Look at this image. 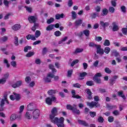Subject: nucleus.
Instances as JSON below:
<instances>
[{
  "mask_svg": "<svg viewBox=\"0 0 127 127\" xmlns=\"http://www.w3.org/2000/svg\"><path fill=\"white\" fill-rule=\"evenodd\" d=\"M86 94H87V99L88 100H92L93 99V97H92V91H91V90L89 89H86Z\"/></svg>",
  "mask_w": 127,
  "mask_h": 127,
  "instance_id": "obj_14",
  "label": "nucleus"
},
{
  "mask_svg": "<svg viewBox=\"0 0 127 127\" xmlns=\"http://www.w3.org/2000/svg\"><path fill=\"white\" fill-rule=\"evenodd\" d=\"M112 114L114 115V116H116V117L118 116H120V112L118 110H115L112 112Z\"/></svg>",
  "mask_w": 127,
  "mask_h": 127,
  "instance_id": "obj_55",
  "label": "nucleus"
},
{
  "mask_svg": "<svg viewBox=\"0 0 127 127\" xmlns=\"http://www.w3.org/2000/svg\"><path fill=\"white\" fill-rule=\"evenodd\" d=\"M104 121L105 119H104V118H103L102 116L99 117L97 119V122H98V123H100V124H103Z\"/></svg>",
  "mask_w": 127,
  "mask_h": 127,
  "instance_id": "obj_34",
  "label": "nucleus"
},
{
  "mask_svg": "<svg viewBox=\"0 0 127 127\" xmlns=\"http://www.w3.org/2000/svg\"><path fill=\"white\" fill-rule=\"evenodd\" d=\"M97 16H99V13L94 12V13H92L91 14V17L92 19L96 18Z\"/></svg>",
  "mask_w": 127,
  "mask_h": 127,
  "instance_id": "obj_39",
  "label": "nucleus"
},
{
  "mask_svg": "<svg viewBox=\"0 0 127 127\" xmlns=\"http://www.w3.org/2000/svg\"><path fill=\"white\" fill-rule=\"evenodd\" d=\"M7 39H8V37L6 36H3L0 38V40L3 41V42H5V41H7Z\"/></svg>",
  "mask_w": 127,
  "mask_h": 127,
  "instance_id": "obj_54",
  "label": "nucleus"
},
{
  "mask_svg": "<svg viewBox=\"0 0 127 127\" xmlns=\"http://www.w3.org/2000/svg\"><path fill=\"white\" fill-rule=\"evenodd\" d=\"M112 25L113 26L112 28L113 31H118V30H119V26L118 25V23L116 22H113L112 23Z\"/></svg>",
  "mask_w": 127,
  "mask_h": 127,
  "instance_id": "obj_12",
  "label": "nucleus"
},
{
  "mask_svg": "<svg viewBox=\"0 0 127 127\" xmlns=\"http://www.w3.org/2000/svg\"><path fill=\"white\" fill-rule=\"evenodd\" d=\"M110 51H111V48H110L109 47H106L104 49V52L106 54H109V53H110Z\"/></svg>",
  "mask_w": 127,
  "mask_h": 127,
  "instance_id": "obj_43",
  "label": "nucleus"
},
{
  "mask_svg": "<svg viewBox=\"0 0 127 127\" xmlns=\"http://www.w3.org/2000/svg\"><path fill=\"white\" fill-rule=\"evenodd\" d=\"M14 44L16 46H18V38L16 36L14 37Z\"/></svg>",
  "mask_w": 127,
  "mask_h": 127,
  "instance_id": "obj_49",
  "label": "nucleus"
},
{
  "mask_svg": "<svg viewBox=\"0 0 127 127\" xmlns=\"http://www.w3.org/2000/svg\"><path fill=\"white\" fill-rule=\"evenodd\" d=\"M41 35V32L39 30L36 31L35 33V36H36V38H38L39 36Z\"/></svg>",
  "mask_w": 127,
  "mask_h": 127,
  "instance_id": "obj_35",
  "label": "nucleus"
},
{
  "mask_svg": "<svg viewBox=\"0 0 127 127\" xmlns=\"http://www.w3.org/2000/svg\"><path fill=\"white\" fill-rule=\"evenodd\" d=\"M89 115L91 118H95L97 116V113L96 112L90 111L89 112Z\"/></svg>",
  "mask_w": 127,
  "mask_h": 127,
  "instance_id": "obj_40",
  "label": "nucleus"
},
{
  "mask_svg": "<svg viewBox=\"0 0 127 127\" xmlns=\"http://www.w3.org/2000/svg\"><path fill=\"white\" fill-rule=\"evenodd\" d=\"M20 28H21V25H20V24H16L12 26V29L13 30H14V31L19 30Z\"/></svg>",
  "mask_w": 127,
  "mask_h": 127,
  "instance_id": "obj_21",
  "label": "nucleus"
},
{
  "mask_svg": "<svg viewBox=\"0 0 127 127\" xmlns=\"http://www.w3.org/2000/svg\"><path fill=\"white\" fill-rule=\"evenodd\" d=\"M71 17H72V19H76L77 18V13L75 11H71Z\"/></svg>",
  "mask_w": 127,
  "mask_h": 127,
  "instance_id": "obj_31",
  "label": "nucleus"
},
{
  "mask_svg": "<svg viewBox=\"0 0 127 127\" xmlns=\"http://www.w3.org/2000/svg\"><path fill=\"white\" fill-rule=\"evenodd\" d=\"M13 95L15 96V100H16V101H19V100L21 99L20 94L13 92Z\"/></svg>",
  "mask_w": 127,
  "mask_h": 127,
  "instance_id": "obj_28",
  "label": "nucleus"
},
{
  "mask_svg": "<svg viewBox=\"0 0 127 127\" xmlns=\"http://www.w3.org/2000/svg\"><path fill=\"white\" fill-rule=\"evenodd\" d=\"M24 7H25V8H26V9L28 12L31 13L32 12V8H31L30 7H28L27 6H25Z\"/></svg>",
  "mask_w": 127,
  "mask_h": 127,
  "instance_id": "obj_48",
  "label": "nucleus"
},
{
  "mask_svg": "<svg viewBox=\"0 0 127 127\" xmlns=\"http://www.w3.org/2000/svg\"><path fill=\"white\" fill-rule=\"evenodd\" d=\"M53 29H54V24L49 25L46 28V30L47 31H51Z\"/></svg>",
  "mask_w": 127,
  "mask_h": 127,
  "instance_id": "obj_29",
  "label": "nucleus"
},
{
  "mask_svg": "<svg viewBox=\"0 0 127 127\" xmlns=\"http://www.w3.org/2000/svg\"><path fill=\"white\" fill-rule=\"evenodd\" d=\"M25 81L27 84H29L31 81V78H30L29 76H26Z\"/></svg>",
  "mask_w": 127,
  "mask_h": 127,
  "instance_id": "obj_46",
  "label": "nucleus"
},
{
  "mask_svg": "<svg viewBox=\"0 0 127 127\" xmlns=\"http://www.w3.org/2000/svg\"><path fill=\"white\" fill-rule=\"evenodd\" d=\"M121 11L124 13H126V12H127V8H126L125 6H121Z\"/></svg>",
  "mask_w": 127,
  "mask_h": 127,
  "instance_id": "obj_56",
  "label": "nucleus"
},
{
  "mask_svg": "<svg viewBox=\"0 0 127 127\" xmlns=\"http://www.w3.org/2000/svg\"><path fill=\"white\" fill-rule=\"evenodd\" d=\"M36 109V105L33 102H31L29 103L26 107L27 111L29 112H32V111H34Z\"/></svg>",
  "mask_w": 127,
  "mask_h": 127,
  "instance_id": "obj_6",
  "label": "nucleus"
},
{
  "mask_svg": "<svg viewBox=\"0 0 127 127\" xmlns=\"http://www.w3.org/2000/svg\"><path fill=\"white\" fill-rule=\"evenodd\" d=\"M100 24L102 27H103V28H106V27H108L109 25H110V23L108 22H104L103 21H100Z\"/></svg>",
  "mask_w": 127,
  "mask_h": 127,
  "instance_id": "obj_15",
  "label": "nucleus"
},
{
  "mask_svg": "<svg viewBox=\"0 0 127 127\" xmlns=\"http://www.w3.org/2000/svg\"><path fill=\"white\" fill-rule=\"evenodd\" d=\"M112 54L115 56V57H118V56H120V53L118 52V51L116 50H114L112 51Z\"/></svg>",
  "mask_w": 127,
  "mask_h": 127,
  "instance_id": "obj_32",
  "label": "nucleus"
},
{
  "mask_svg": "<svg viewBox=\"0 0 127 127\" xmlns=\"http://www.w3.org/2000/svg\"><path fill=\"white\" fill-rule=\"evenodd\" d=\"M94 99L95 101H92L91 102H87V106H88L90 109H93L94 107L95 108H99V107H101V105L98 102L100 101V99L99 98V96H95L94 97Z\"/></svg>",
  "mask_w": 127,
  "mask_h": 127,
  "instance_id": "obj_1",
  "label": "nucleus"
},
{
  "mask_svg": "<svg viewBox=\"0 0 127 127\" xmlns=\"http://www.w3.org/2000/svg\"><path fill=\"white\" fill-rule=\"evenodd\" d=\"M87 86H94V81L90 80L86 82Z\"/></svg>",
  "mask_w": 127,
  "mask_h": 127,
  "instance_id": "obj_47",
  "label": "nucleus"
},
{
  "mask_svg": "<svg viewBox=\"0 0 127 127\" xmlns=\"http://www.w3.org/2000/svg\"><path fill=\"white\" fill-rule=\"evenodd\" d=\"M87 73L86 72H83L79 73V77H80V78H79V80H83L84 79V77H86L87 76Z\"/></svg>",
  "mask_w": 127,
  "mask_h": 127,
  "instance_id": "obj_25",
  "label": "nucleus"
},
{
  "mask_svg": "<svg viewBox=\"0 0 127 127\" xmlns=\"http://www.w3.org/2000/svg\"><path fill=\"white\" fill-rule=\"evenodd\" d=\"M10 64L13 68H16L17 64H16V62L13 61L10 63Z\"/></svg>",
  "mask_w": 127,
  "mask_h": 127,
  "instance_id": "obj_50",
  "label": "nucleus"
},
{
  "mask_svg": "<svg viewBox=\"0 0 127 127\" xmlns=\"http://www.w3.org/2000/svg\"><path fill=\"white\" fill-rule=\"evenodd\" d=\"M5 100H7V95L6 94L4 95V99H1L0 107H3L4 106V102H5Z\"/></svg>",
  "mask_w": 127,
  "mask_h": 127,
  "instance_id": "obj_19",
  "label": "nucleus"
},
{
  "mask_svg": "<svg viewBox=\"0 0 127 127\" xmlns=\"http://www.w3.org/2000/svg\"><path fill=\"white\" fill-rule=\"evenodd\" d=\"M114 120H115V118L113 116H109L108 117V122L109 123H113V122H114Z\"/></svg>",
  "mask_w": 127,
  "mask_h": 127,
  "instance_id": "obj_53",
  "label": "nucleus"
},
{
  "mask_svg": "<svg viewBox=\"0 0 127 127\" xmlns=\"http://www.w3.org/2000/svg\"><path fill=\"white\" fill-rule=\"evenodd\" d=\"M52 101L56 102V97L54 96H52V97H47L46 99V103L49 106H51L52 105Z\"/></svg>",
  "mask_w": 127,
  "mask_h": 127,
  "instance_id": "obj_7",
  "label": "nucleus"
},
{
  "mask_svg": "<svg viewBox=\"0 0 127 127\" xmlns=\"http://www.w3.org/2000/svg\"><path fill=\"white\" fill-rule=\"evenodd\" d=\"M102 12L103 14H102L103 16L104 15H107L108 14V13L109 12L108 11V9L107 8H104L103 9Z\"/></svg>",
  "mask_w": 127,
  "mask_h": 127,
  "instance_id": "obj_45",
  "label": "nucleus"
},
{
  "mask_svg": "<svg viewBox=\"0 0 127 127\" xmlns=\"http://www.w3.org/2000/svg\"><path fill=\"white\" fill-rule=\"evenodd\" d=\"M78 124L81 125V126H83V127H89V124L85 121L80 120L78 121Z\"/></svg>",
  "mask_w": 127,
  "mask_h": 127,
  "instance_id": "obj_17",
  "label": "nucleus"
},
{
  "mask_svg": "<svg viewBox=\"0 0 127 127\" xmlns=\"http://www.w3.org/2000/svg\"><path fill=\"white\" fill-rule=\"evenodd\" d=\"M83 33L86 36V37H89L90 35V31L88 29L84 30L83 31Z\"/></svg>",
  "mask_w": 127,
  "mask_h": 127,
  "instance_id": "obj_30",
  "label": "nucleus"
},
{
  "mask_svg": "<svg viewBox=\"0 0 127 127\" xmlns=\"http://www.w3.org/2000/svg\"><path fill=\"white\" fill-rule=\"evenodd\" d=\"M67 5L69 7H71L72 5H73V0H69L67 3Z\"/></svg>",
  "mask_w": 127,
  "mask_h": 127,
  "instance_id": "obj_59",
  "label": "nucleus"
},
{
  "mask_svg": "<svg viewBox=\"0 0 127 127\" xmlns=\"http://www.w3.org/2000/svg\"><path fill=\"white\" fill-rule=\"evenodd\" d=\"M73 86L75 88H78V89H80L81 88V85L79 83H75L73 84Z\"/></svg>",
  "mask_w": 127,
  "mask_h": 127,
  "instance_id": "obj_62",
  "label": "nucleus"
},
{
  "mask_svg": "<svg viewBox=\"0 0 127 127\" xmlns=\"http://www.w3.org/2000/svg\"><path fill=\"white\" fill-rule=\"evenodd\" d=\"M28 20L30 23H37L36 21L37 20V17L35 16H29L28 17Z\"/></svg>",
  "mask_w": 127,
  "mask_h": 127,
  "instance_id": "obj_9",
  "label": "nucleus"
},
{
  "mask_svg": "<svg viewBox=\"0 0 127 127\" xmlns=\"http://www.w3.org/2000/svg\"><path fill=\"white\" fill-rule=\"evenodd\" d=\"M35 53L33 52H29L26 55V57H31V56H33L34 55Z\"/></svg>",
  "mask_w": 127,
  "mask_h": 127,
  "instance_id": "obj_42",
  "label": "nucleus"
},
{
  "mask_svg": "<svg viewBox=\"0 0 127 127\" xmlns=\"http://www.w3.org/2000/svg\"><path fill=\"white\" fill-rule=\"evenodd\" d=\"M115 83H116V81L113 78H111L110 79L109 84H110V85H111V86H113L114 84H115Z\"/></svg>",
  "mask_w": 127,
  "mask_h": 127,
  "instance_id": "obj_60",
  "label": "nucleus"
},
{
  "mask_svg": "<svg viewBox=\"0 0 127 127\" xmlns=\"http://www.w3.org/2000/svg\"><path fill=\"white\" fill-rule=\"evenodd\" d=\"M89 47H92V48H97L99 45L95 44L94 42H90L88 44Z\"/></svg>",
  "mask_w": 127,
  "mask_h": 127,
  "instance_id": "obj_26",
  "label": "nucleus"
},
{
  "mask_svg": "<svg viewBox=\"0 0 127 127\" xmlns=\"http://www.w3.org/2000/svg\"><path fill=\"white\" fill-rule=\"evenodd\" d=\"M48 94L49 96H54L56 94V90L51 89L48 91Z\"/></svg>",
  "mask_w": 127,
  "mask_h": 127,
  "instance_id": "obj_27",
  "label": "nucleus"
},
{
  "mask_svg": "<svg viewBox=\"0 0 127 127\" xmlns=\"http://www.w3.org/2000/svg\"><path fill=\"white\" fill-rule=\"evenodd\" d=\"M122 33L125 35H127V28H123L122 30Z\"/></svg>",
  "mask_w": 127,
  "mask_h": 127,
  "instance_id": "obj_57",
  "label": "nucleus"
},
{
  "mask_svg": "<svg viewBox=\"0 0 127 127\" xmlns=\"http://www.w3.org/2000/svg\"><path fill=\"white\" fill-rule=\"evenodd\" d=\"M107 108L109 109V110H113V109H117V106L107 104Z\"/></svg>",
  "mask_w": 127,
  "mask_h": 127,
  "instance_id": "obj_33",
  "label": "nucleus"
},
{
  "mask_svg": "<svg viewBox=\"0 0 127 127\" xmlns=\"http://www.w3.org/2000/svg\"><path fill=\"white\" fill-rule=\"evenodd\" d=\"M101 45H99L97 48L96 49V53L97 54H101V55H103V54H104V50L103 49H101Z\"/></svg>",
  "mask_w": 127,
  "mask_h": 127,
  "instance_id": "obj_11",
  "label": "nucleus"
},
{
  "mask_svg": "<svg viewBox=\"0 0 127 127\" xmlns=\"http://www.w3.org/2000/svg\"><path fill=\"white\" fill-rule=\"evenodd\" d=\"M49 69L52 70V74H54V73H56V72H57V70H56L55 68H54V65H53V64H50L49 65Z\"/></svg>",
  "mask_w": 127,
  "mask_h": 127,
  "instance_id": "obj_22",
  "label": "nucleus"
},
{
  "mask_svg": "<svg viewBox=\"0 0 127 127\" xmlns=\"http://www.w3.org/2000/svg\"><path fill=\"white\" fill-rule=\"evenodd\" d=\"M83 51H84L83 49L77 48L75 49V50L73 52V54L76 55L79 53H82V52H83Z\"/></svg>",
  "mask_w": 127,
  "mask_h": 127,
  "instance_id": "obj_18",
  "label": "nucleus"
},
{
  "mask_svg": "<svg viewBox=\"0 0 127 127\" xmlns=\"http://www.w3.org/2000/svg\"><path fill=\"white\" fill-rule=\"evenodd\" d=\"M9 76V73L7 72L4 74V78L0 79V84H4L6 82V79L8 78Z\"/></svg>",
  "mask_w": 127,
  "mask_h": 127,
  "instance_id": "obj_10",
  "label": "nucleus"
},
{
  "mask_svg": "<svg viewBox=\"0 0 127 127\" xmlns=\"http://www.w3.org/2000/svg\"><path fill=\"white\" fill-rule=\"evenodd\" d=\"M39 24L38 23H35L34 24V26L32 27V31H35L36 30L37 28H38Z\"/></svg>",
  "mask_w": 127,
  "mask_h": 127,
  "instance_id": "obj_38",
  "label": "nucleus"
},
{
  "mask_svg": "<svg viewBox=\"0 0 127 127\" xmlns=\"http://www.w3.org/2000/svg\"><path fill=\"white\" fill-rule=\"evenodd\" d=\"M77 63H79V61L78 60H75L73 61L71 64V66L73 67V66L75 65V64H77Z\"/></svg>",
  "mask_w": 127,
  "mask_h": 127,
  "instance_id": "obj_52",
  "label": "nucleus"
},
{
  "mask_svg": "<svg viewBox=\"0 0 127 127\" xmlns=\"http://www.w3.org/2000/svg\"><path fill=\"white\" fill-rule=\"evenodd\" d=\"M53 22H54V18L53 17H51L50 19L47 20V23L48 24H50V23H52Z\"/></svg>",
  "mask_w": 127,
  "mask_h": 127,
  "instance_id": "obj_44",
  "label": "nucleus"
},
{
  "mask_svg": "<svg viewBox=\"0 0 127 127\" xmlns=\"http://www.w3.org/2000/svg\"><path fill=\"white\" fill-rule=\"evenodd\" d=\"M25 117L26 119H28V120H30V119H31V115H30V113L29 112H26Z\"/></svg>",
  "mask_w": 127,
  "mask_h": 127,
  "instance_id": "obj_36",
  "label": "nucleus"
},
{
  "mask_svg": "<svg viewBox=\"0 0 127 127\" xmlns=\"http://www.w3.org/2000/svg\"><path fill=\"white\" fill-rule=\"evenodd\" d=\"M47 51H48L47 48H46V47L43 48V50H42L43 55H45V54H46V53H47Z\"/></svg>",
  "mask_w": 127,
  "mask_h": 127,
  "instance_id": "obj_58",
  "label": "nucleus"
},
{
  "mask_svg": "<svg viewBox=\"0 0 127 127\" xmlns=\"http://www.w3.org/2000/svg\"><path fill=\"white\" fill-rule=\"evenodd\" d=\"M118 95L119 97H121V98H123L124 100H126L127 98L126 97V96L124 94V91H120L118 92Z\"/></svg>",
  "mask_w": 127,
  "mask_h": 127,
  "instance_id": "obj_23",
  "label": "nucleus"
},
{
  "mask_svg": "<svg viewBox=\"0 0 127 127\" xmlns=\"http://www.w3.org/2000/svg\"><path fill=\"white\" fill-rule=\"evenodd\" d=\"M40 116V110L38 109H34L32 113V116L35 120L38 119Z\"/></svg>",
  "mask_w": 127,
  "mask_h": 127,
  "instance_id": "obj_8",
  "label": "nucleus"
},
{
  "mask_svg": "<svg viewBox=\"0 0 127 127\" xmlns=\"http://www.w3.org/2000/svg\"><path fill=\"white\" fill-rule=\"evenodd\" d=\"M28 50H31V46H27L24 48V52H28Z\"/></svg>",
  "mask_w": 127,
  "mask_h": 127,
  "instance_id": "obj_37",
  "label": "nucleus"
},
{
  "mask_svg": "<svg viewBox=\"0 0 127 127\" xmlns=\"http://www.w3.org/2000/svg\"><path fill=\"white\" fill-rule=\"evenodd\" d=\"M102 38L101 37H95V41H98V42H100V41H102Z\"/></svg>",
  "mask_w": 127,
  "mask_h": 127,
  "instance_id": "obj_64",
  "label": "nucleus"
},
{
  "mask_svg": "<svg viewBox=\"0 0 127 127\" xmlns=\"http://www.w3.org/2000/svg\"><path fill=\"white\" fill-rule=\"evenodd\" d=\"M103 45H104V46H110L111 43L109 40H105Z\"/></svg>",
  "mask_w": 127,
  "mask_h": 127,
  "instance_id": "obj_41",
  "label": "nucleus"
},
{
  "mask_svg": "<svg viewBox=\"0 0 127 127\" xmlns=\"http://www.w3.org/2000/svg\"><path fill=\"white\" fill-rule=\"evenodd\" d=\"M17 118H20V116L18 117V116H17L16 114H13L10 117V121L11 122H13V121H15Z\"/></svg>",
  "mask_w": 127,
  "mask_h": 127,
  "instance_id": "obj_16",
  "label": "nucleus"
},
{
  "mask_svg": "<svg viewBox=\"0 0 127 127\" xmlns=\"http://www.w3.org/2000/svg\"><path fill=\"white\" fill-rule=\"evenodd\" d=\"M73 73V70L70 69L67 71V77H71Z\"/></svg>",
  "mask_w": 127,
  "mask_h": 127,
  "instance_id": "obj_61",
  "label": "nucleus"
},
{
  "mask_svg": "<svg viewBox=\"0 0 127 127\" xmlns=\"http://www.w3.org/2000/svg\"><path fill=\"white\" fill-rule=\"evenodd\" d=\"M64 118L61 117L59 118L56 117L54 119L55 122H52L53 124L55 125H57L58 127H65V125H64Z\"/></svg>",
  "mask_w": 127,
  "mask_h": 127,
  "instance_id": "obj_3",
  "label": "nucleus"
},
{
  "mask_svg": "<svg viewBox=\"0 0 127 127\" xmlns=\"http://www.w3.org/2000/svg\"><path fill=\"white\" fill-rule=\"evenodd\" d=\"M22 85V80L17 81L15 84L12 85V88H17L18 87H20L21 85Z\"/></svg>",
  "mask_w": 127,
  "mask_h": 127,
  "instance_id": "obj_13",
  "label": "nucleus"
},
{
  "mask_svg": "<svg viewBox=\"0 0 127 127\" xmlns=\"http://www.w3.org/2000/svg\"><path fill=\"white\" fill-rule=\"evenodd\" d=\"M54 76H55L54 73L50 72L47 74V77L43 78V80L46 83H51V79L54 78Z\"/></svg>",
  "mask_w": 127,
  "mask_h": 127,
  "instance_id": "obj_5",
  "label": "nucleus"
},
{
  "mask_svg": "<svg viewBox=\"0 0 127 127\" xmlns=\"http://www.w3.org/2000/svg\"><path fill=\"white\" fill-rule=\"evenodd\" d=\"M66 109L69 111H72L73 114L75 115H79L81 114L80 110L77 109V105L76 104H73V106L70 104H67L66 105Z\"/></svg>",
  "mask_w": 127,
  "mask_h": 127,
  "instance_id": "obj_2",
  "label": "nucleus"
},
{
  "mask_svg": "<svg viewBox=\"0 0 127 127\" xmlns=\"http://www.w3.org/2000/svg\"><path fill=\"white\" fill-rule=\"evenodd\" d=\"M93 80L96 84H102V79L100 77H93Z\"/></svg>",
  "mask_w": 127,
  "mask_h": 127,
  "instance_id": "obj_20",
  "label": "nucleus"
},
{
  "mask_svg": "<svg viewBox=\"0 0 127 127\" xmlns=\"http://www.w3.org/2000/svg\"><path fill=\"white\" fill-rule=\"evenodd\" d=\"M82 23H83V20H82V19L77 20L74 22L75 25L76 27H78V26H79V25H81Z\"/></svg>",
  "mask_w": 127,
  "mask_h": 127,
  "instance_id": "obj_24",
  "label": "nucleus"
},
{
  "mask_svg": "<svg viewBox=\"0 0 127 127\" xmlns=\"http://www.w3.org/2000/svg\"><path fill=\"white\" fill-rule=\"evenodd\" d=\"M55 35L57 37L58 36H60V35H61V33L60 31H56L55 33H54Z\"/></svg>",
  "mask_w": 127,
  "mask_h": 127,
  "instance_id": "obj_63",
  "label": "nucleus"
},
{
  "mask_svg": "<svg viewBox=\"0 0 127 127\" xmlns=\"http://www.w3.org/2000/svg\"><path fill=\"white\" fill-rule=\"evenodd\" d=\"M51 114L50 115V120L51 123H55L54 120H55V117L58 115L57 108L56 107H54L52 109L51 111Z\"/></svg>",
  "mask_w": 127,
  "mask_h": 127,
  "instance_id": "obj_4",
  "label": "nucleus"
},
{
  "mask_svg": "<svg viewBox=\"0 0 127 127\" xmlns=\"http://www.w3.org/2000/svg\"><path fill=\"white\" fill-rule=\"evenodd\" d=\"M104 71L107 74H111V73H112V70H111L109 67H106Z\"/></svg>",
  "mask_w": 127,
  "mask_h": 127,
  "instance_id": "obj_51",
  "label": "nucleus"
}]
</instances>
